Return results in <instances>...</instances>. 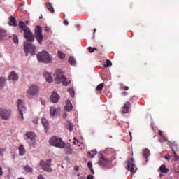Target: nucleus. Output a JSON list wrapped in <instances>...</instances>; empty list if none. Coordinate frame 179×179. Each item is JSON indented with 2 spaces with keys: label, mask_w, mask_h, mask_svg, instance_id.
<instances>
[{
  "label": "nucleus",
  "mask_w": 179,
  "mask_h": 179,
  "mask_svg": "<svg viewBox=\"0 0 179 179\" xmlns=\"http://www.w3.org/2000/svg\"><path fill=\"white\" fill-rule=\"evenodd\" d=\"M88 50L90 51V52H94V51H97V48H92V47H89Z\"/></svg>",
  "instance_id": "obj_41"
},
{
  "label": "nucleus",
  "mask_w": 179,
  "mask_h": 179,
  "mask_svg": "<svg viewBox=\"0 0 179 179\" xmlns=\"http://www.w3.org/2000/svg\"><path fill=\"white\" fill-rule=\"evenodd\" d=\"M23 168L26 173H33V168L30 167L29 165L24 166Z\"/></svg>",
  "instance_id": "obj_29"
},
{
  "label": "nucleus",
  "mask_w": 179,
  "mask_h": 179,
  "mask_svg": "<svg viewBox=\"0 0 179 179\" xmlns=\"http://www.w3.org/2000/svg\"><path fill=\"white\" fill-rule=\"evenodd\" d=\"M24 51L26 55H36V46L25 45L24 46Z\"/></svg>",
  "instance_id": "obj_10"
},
{
  "label": "nucleus",
  "mask_w": 179,
  "mask_h": 179,
  "mask_svg": "<svg viewBox=\"0 0 179 179\" xmlns=\"http://www.w3.org/2000/svg\"><path fill=\"white\" fill-rule=\"evenodd\" d=\"M18 179H24V178L21 177V178H19Z\"/></svg>",
  "instance_id": "obj_56"
},
{
  "label": "nucleus",
  "mask_w": 179,
  "mask_h": 179,
  "mask_svg": "<svg viewBox=\"0 0 179 179\" xmlns=\"http://www.w3.org/2000/svg\"><path fill=\"white\" fill-rule=\"evenodd\" d=\"M9 20H10V22H9L10 26H13L14 27H17V22H16V19L14 18L13 16H10L9 17Z\"/></svg>",
  "instance_id": "obj_19"
},
{
  "label": "nucleus",
  "mask_w": 179,
  "mask_h": 179,
  "mask_svg": "<svg viewBox=\"0 0 179 179\" xmlns=\"http://www.w3.org/2000/svg\"><path fill=\"white\" fill-rule=\"evenodd\" d=\"M113 65V63L111 62V60L107 59L106 64L103 65L104 68H108V66H111Z\"/></svg>",
  "instance_id": "obj_35"
},
{
  "label": "nucleus",
  "mask_w": 179,
  "mask_h": 179,
  "mask_svg": "<svg viewBox=\"0 0 179 179\" xmlns=\"http://www.w3.org/2000/svg\"><path fill=\"white\" fill-rule=\"evenodd\" d=\"M131 108V103L126 102V104L122 108V114H127V113L129 112V109Z\"/></svg>",
  "instance_id": "obj_16"
},
{
  "label": "nucleus",
  "mask_w": 179,
  "mask_h": 179,
  "mask_svg": "<svg viewBox=\"0 0 179 179\" xmlns=\"http://www.w3.org/2000/svg\"><path fill=\"white\" fill-rule=\"evenodd\" d=\"M38 179H45L43 175H38Z\"/></svg>",
  "instance_id": "obj_46"
},
{
  "label": "nucleus",
  "mask_w": 179,
  "mask_h": 179,
  "mask_svg": "<svg viewBox=\"0 0 179 179\" xmlns=\"http://www.w3.org/2000/svg\"><path fill=\"white\" fill-rule=\"evenodd\" d=\"M45 31H46V33H50L51 28H50L49 27H45Z\"/></svg>",
  "instance_id": "obj_44"
},
{
  "label": "nucleus",
  "mask_w": 179,
  "mask_h": 179,
  "mask_svg": "<svg viewBox=\"0 0 179 179\" xmlns=\"http://www.w3.org/2000/svg\"><path fill=\"white\" fill-rule=\"evenodd\" d=\"M17 107L18 108V113H26V106H24V102L22 100L18 99L17 101Z\"/></svg>",
  "instance_id": "obj_11"
},
{
  "label": "nucleus",
  "mask_w": 179,
  "mask_h": 179,
  "mask_svg": "<svg viewBox=\"0 0 179 179\" xmlns=\"http://www.w3.org/2000/svg\"><path fill=\"white\" fill-rule=\"evenodd\" d=\"M93 178H94V176H93L92 175L87 176V179H93Z\"/></svg>",
  "instance_id": "obj_47"
},
{
  "label": "nucleus",
  "mask_w": 179,
  "mask_h": 179,
  "mask_svg": "<svg viewBox=\"0 0 179 179\" xmlns=\"http://www.w3.org/2000/svg\"><path fill=\"white\" fill-rule=\"evenodd\" d=\"M171 157H170V155H167L165 156V159H166V160H167L168 162L170 161V159H171Z\"/></svg>",
  "instance_id": "obj_45"
},
{
  "label": "nucleus",
  "mask_w": 179,
  "mask_h": 179,
  "mask_svg": "<svg viewBox=\"0 0 179 179\" xmlns=\"http://www.w3.org/2000/svg\"><path fill=\"white\" fill-rule=\"evenodd\" d=\"M19 29H21L22 31H24V36L27 40V41H30L33 43L34 41V36L33 33L30 31V28L26 26V24L23 22V21H20L18 24Z\"/></svg>",
  "instance_id": "obj_1"
},
{
  "label": "nucleus",
  "mask_w": 179,
  "mask_h": 179,
  "mask_svg": "<svg viewBox=\"0 0 179 179\" xmlns=\"http://www.w3.org/2000/svg\"><path fill=\"white\" fill-rule=\"evenodd\" d=\"M18 119L20 120V121H22L23 120V112H22V113L20 112H19Z\"/></svg>",
  "instance_id": "obj_42"
},
{
  "label": "nucleus",
  "mask_w": 179,
  "mask_h": 179,
  "mask_svg": "<svg viewBox=\"0 0 179 179\" xmlns=\"http://www.w3.org/2000/svg\"><path fill=\"white\" fill-rule=\"evenodd\" d=\"M68 92L70 94V96L71 97H75V92L73 91V90L72 88L69 89Z\"/></svg>",
  "instance_id": "obj_38"
},
{
  "label": "nucleus",
  "mask_w": 179,
  "mask_h": 179,
  "mask_svg": "<svg viewBox=\"0 0 179 179\" xmlns=\"http://www.w3.org/2000/svg\"><path fill=\"white\" fill-rule=\"evenodd\" d=\"M42 125H43V127L45 128V131L48 132L49 124H48V121L47 120V119H45V118L42 119Z\"/></svg>",
  "instance_id": "obj_23"
},
{
  "label": "nucleus",
  "mask_w": 179,
  "mask_h": 179,
  "mask_svg": "<svg viewBox=\"0 0 179 179\" xmlns=\"http://www.w3.org/2000/svg\"><path fill=\"white\" fill-rule=\"evenodd\" d=\"M0 58H1V55H0Z\"/></svg>",
  "instance_id": "obj_57"
},
{
  "label": "nucleus",
  "mask_w": 179,
  "mask_h": 179,
  "mask_svg": "<svg viewBox=\"0 0 179 179\" xmlns=\"http://www.w3.org/2000/svg\"><path fill=\"white\" fill-rule=\"evenodd\" d=\"M51 163H52V159H47L46 161L42 159L39 162V166L41 167L43 171H46V173H52Z\"/></svg>",
  "instance_id": "obj_5"
},
{
  "label": "nucleus",
  "mask_w": 179,
  "mask_h": 179,
  "mask_svg": "<svg viewBox=\"0 0 179 179\" xmlns=\"http://www.w3.org/2000/svg\"><path fill=\"white\" fill-rule=\"evenodd\" d=\"M54 76L56 83H62L64 86H68V85H69V83L66 81V77H65V75L62 73V70L56 71L54 73Z\"/></svg>",
  "instance_id": "obj_3"
},
{
  "label": "nucleus",
  "mask_w": 179,
  "mask_h": 179,
  "mask_svg": "<svg viewBox=\"0 0 179 179\" xmlns=\"http://www.w3.org/2000/svg\"><path fill=\"white\" fill-rule=\"evenodd\" d=\"M69 64H71V65H72L73 66H74V65H76V60H75V58H73V57L71 56L69 58Z\"/></svg>",
  "instance_id": "obj_31"
},
{
  "label": "nucleus",
  "mask_w": 179,
  "mask_h": 179,
  "mask_svg": "<svg viewBox=\"0 0 179 179\" xmlns=\"http://www.w3.org/2000/svg\"><path fill=\"white\" fill-rule=\"evenodd\" d=\"M57 55L60 59H65V54L62 53L61 51L57 52Z\"/></svg>",
  "instance_id": "obj_34"
},
{
  "label": "nucleus",
  "mask_w": 179,
  "mask_h": 179,
  "mask_svg": "<svg viewBox=\"0 0 179 179\" xmlns=\"http://www.w3.org/2000/svg\"><path fill=\"white\" fill-rule=\"evenodd\" d=\"M167 145H169V146H170L172 152H179V148H178V143H177V142H171L167 141Z\"/></svg>",
  "instance_id": "obj_13"
},
{
  "label": "nucleus",
  "mask_w": 179,
  "mask_h": 179,
  "mask_svg": "<svg viewBox=\"0 0 179 179\" xmlns=\"http://www.w3.org/2000/svg\"><path fill=\"white\" fill-rule=\"evenodd\" d=\"M5 152H6V148H0V156H3V153H5Z\"/></svg>",
  "instance_id": "obj_43"
},
{
  "label": "nucleus",
  "mask_w": 179,
  "mask_h": 179,
  "mask_svg": "<svg viewBox=\"0 0 179 179\" xmlns=\"http://www.w3.org/2000/svg\"><path fill=\"white\" fill-rule=\"evenodd\" d=\"M64 24H65V26H68V24H69V22H68V20H65L64 22Z\"/></svg>",
  "instance_id": "obj_48"
},
{
  "label": "nucleus",
  "mask_w": 179,
  "mask_h": 179,
  "mask_svg": "<svg viewBox=\"0 0 179 179\" xmlns=\"http://www.w3.org/2000/svg\"><path fill=\"white\" fill-rule=\"evenodd\" d=\"M8 38V33L6 30L0 29V40H6Z\"/></svg>",
  "instance_id": "obj_17"
},
{
  "label": "nucleus",
  "mask_w": 179,
  "mask_h": 179,
  "mask_svg": "<svg viewBox=\"0 0 179 179\" xmlns=\"http://www.w3.org/2000/svg\"><path fill=\"white\" fill-rule=\"evenodd\" d=\"M50 100L52 103H58V101L59 100V95H58L55 92H53L50 96Z\"/></svg>",
  "instance_id": "obj_15"
},
{
  "label": "nucleus",
  "mask_w": 179,
  "mask_h": 179,
  "mask_svg": "<svg viewBox=\"0 0 179 179\" xmlns=\"http://www.w3.org/2000/svg\"><path fill=\"white\" fill-rule=\"evenodd\" d=\"M161 173H169V169L166 168V165L163 164L159 167Z\"/></svg>",
  "instance_id": "obj_28"
},
{
  "label": "nucleus",
  "mask_w": 179,
  "mask_h": 179,
  "mask_svg": "<svg viewBox=\"0 0 179 179\" xmlns=\"http://www.w3.org/2000/svg\"><path fill=\"white\" fill-rule=\"evenodd\" d=\"M50 145L55 148H59V149H64L65 148V143L62 141V138L57 136H52L50 139Z\"/></svg>",
  "instance_id": "obj_4"
},
{
  "label": "nucleus",
  "mask_w": 179,
  "mask_h": 179,
  "mask_svg": "<svg viewBox=\"0 0 179 179\" xmlns=\"http://www.w3.org/2000/svg\"><path fill=\"white\" fill-rule=\"evenodd\" d=\"M74 170H76V171H78L79 170V166H75Z\"/></svg>",
  "instance_id": "obj_52"
},
{
  "label": "nucleus",
  "mask_w": 179,
  "mask_h": 179,
  "mask_svg": "<svg viewBox=\"0 0 179 179\" xmlns=\"http://www.w3.org/2000/svg\"><path fill=\"white\" fill-rule=\"evenodd\" d=\"M46 8L49 12H51V13H54V7H52V5L51 3L48 2L46 3Z\"/></svg>",
  "instance_id": "obj_26"
},
{
  "label": "nucleus",
  "mask_w": 179,
  "mask_h": 179,
  "mask_svg": "<svg viewBox=\"0 0 179 179\" xmlns=\"http://www.w3.org/2000/svg\"><path fill=\"white\" fill-rule=\"evenodd\" d=\"M10 115H12L10 110L5 108H0V118H2V120H9Z\"/></svg>",
  "instance_id": "obj_8"
},
{
  "label": "nucleus",
  "mask_w": 179,
  "mask_h": 179,
  "mask_svg": "<svg viewBox=\"0 0 179 179\" xmlns=\"http://www.w3.org/2000/svg\"><path fill=\"white\" fill-rule=\"evenodd\" d=\"M173 160L176 161H178L179 160V157L178 155H177V153H176V151H173Z\"/></svg>",
  "instance_id": "obj_39"
},
{
  "label": "nucleus",
  "mask_w": 179,
  "mask_h": 179,
  "mask_svg": "<svg viewBox=\"0 0 179 179\" xmlns=\"http://www.w3.org/2000/svg\"><path fill=\"white\" fill-rule=\"evenodd\" d=\"M44 77L47 82H49V83H51V82H52V77L51 76V73L48 72H45Z\"/></svg>",
  "instance_id": "obj_22"
},
{
  "label": "nucleus",
  "mask_w": 179,
  "mask_h": 179,
  "mask_svg": "<svg viewBox=\"0 0 179 179\" xmlns=\"http://www.w3.org/2000/svg\"><path fill=\"white\" fill-rule=\"evenodd\" d=\"M5 86V78H0V88L3 87Z\"/></svg>",
  "instance_id": "obj_33"
},
{
  "label": "nucleus",
  "mask_w": 179,
  "mask_h": 179,
  "mask_svg": "<svg viewBox=\"0 0 179 179\" xmlns=\"http://www.w3.org/2000/svg\"><path fill=\"white\" fill-rule=\"evenodd\" d=\"M35 38H36L38 43L41 45L44 36H43V29L40 26H36L35 28Z\"/></svg>",
  "instance_id": "obj_7"
},
{
  "label": "nucleus",
  "mask_w": 179,
  "mask_h": 179,
  "mask_svg": "<svg viewBox=\"0 0 179 179\" xmlns=\"http://www.w3.org/2000/svg\"><path fill=\"white\" fill-rule=\"evenodd\" d=\"M104 87V83H101L96 87L97 92H101Z\"/></svg>",
  "instance_id": "obj_36"
},
{
  "label": "nucleus",
  "mask_w": 179,
  "mask_h": 179,
  "mask_svg": "<svg viewBox=\"0 0 179 179\" xmlns=\"http://www.w3.org/2000/svg\"><path fill=\"white\" fill-rule=\"evenodd\" d=\"M123 96H127L128 95V92H122Z\"/></svg>",
  "instance_id": "obj_51"
},
{
  "label": "nucleus",
  "mask_w": 179,
  "mask_h": 179,
  "mask_svg": "<svg viewBox=\"0 0 179 179\" xmlns=\"http://www.w3.org/2000/svg\"><path fill=\"white\" fill-rule=\"evenodd\" d=\"M66 111H72V108H73V106H72V103H71V101L69 100H67L66 101V106L64 107Z\"/></svg>",
  "instance_id": "obj_20"
},
{
  "label": "nucleus",
  "mask_w": 179,
  "mask_h": 179,
  "mask_svg": "<svg viewBox=\"0 0 179 179\" xmlns=\"http://www.w3.org/2000/svg\"><path fill=\"white\" fill-rule=\"evenodd\" d=\"M65 151H66V154L68 155H72L73 152V150H72V148H71L70 145L66 147Z\"/></svg>",
  "instance_id": "obj_30"
},
{
  "label": "nucleus",
  "mask_w": 179,
  "mask_h": 179,
  "mask_svg": "<svg viewBox=\"0 0 179 179\" xmlns=\"http://www.w3.org/2000/svg\"><path fill=\"white\" fill-rule=\"evenodd\" d=\"M39 88L37 85H31L27 91V96L29 99H32L33 96L38 94Z\"/></svg>",
  "instance_id": "obj_6"
},
{
  "label": "nucleus",
  "mask_w": 179,
  "mask_h": 179,
  "mask_svg": "<svg viewBox=\"0 0 179 179\" xmlns=\"http://www.w3.org/2000/svg\"><path fill=\"white\" fill-rule=\"evenodd\" d=\"M38 122L37 120H34V124H38Z\"/></svg>",
  "instance_id": "obj_54"
},
{
  "label": "nucleus",
  "mask_w": 179,
  "mask_h": 179,
  "mask_svg": "<svg viewBox=\"0 0 179 179\" xmlns=\"http://www.w3.org/2000/svg\"><path fill=\"white\" fill-rule=\"evenodd\" d=\"M158 134L160 136H163V131H159Z\"/></svg>",
  "instance_id": "obj_50"
},
{
  "label": "nucleus",
  "mask_w": 179,
  "mask_h": 179,
  "mask_svg": "<svg viewBox=\"0 0 179 179\" xmlns=\"http://www.w3.org/2000/svg\"><path fill=\"white\" fill-rule=\"evenodd\" d=\"M99 159L100 160L99 161V164L100 166H106L107 164H109V163H111V160L106 159V157H104V155H99Z\"/></svg>",
  "instance_id": "obj_12"
},
{
  "label": "nucleus",
  "mask_w": 179,
  "mask_h": 179,
  "mask_svg": "<svg viewBox=\"0 0 179 179\" xmlns=\"http://www.w3.org/2000/svg\"><path fill=\"white\" fill-rule=\"evenodd\" d=\"M67 127V129H69L70 132H72V131H73V124L72 123L69 122Z\"/></svg>",
  "instance_id": "obj_37"
},
{
  "label": "nucleus",
  "mask_w": 179,
  "mask_h": 179,
  "mask_svg": "<svg viewBox=\"0 0 179 179\" xmlns=\"http://www.w3.org/2000/svg\"><path fill=\"white\" fill-rule=\"evenodd\" d=\"M13 40L15 44H19V38H17V36H14Z\"/></svg>",
  "instance_id": "obj_40"
},
{
  "label": "nucleus",
  "mask_w": 179,
  "mask_h": 179,
  "mask_svg": "<svg viewBox=\"0 0 179 179\" xmlns=\"http://www.w3.org/2000/svg\"><path fill=\"white\" fill-rule=\"evenodd\" d=\"M50 111L51 117H57V115H58V110L56 108L51 106L50 108Z\"/></svg>",
  "instance_id": "obj_21"
},
{
  "label": "nucleus",
  "mask_w": 179,
  "mask_h": 179,
  "mask_svg": "<svg viewBox=\"0 0 179 179\" xmlns=\"http://www.w3.org/2000/svg\"><path fill=\"white\" fill-rule=\"evenodd\" d=\"M96 155H97V151L96 150H92L88 152V157H90V159H93Z\"/></svg>",
  "instance_id": "obj_27"
},
{
  "label": "nucleus",
  "mask_w": 179,
  "mask_h": 179,
  "mask_svg": "<svg viewBox=\"0 0 179 179\" xmlns=\"http://www.w3.org/2000/svg\"><path fill=\"white\" fill-rule=\"evenodd\" d=\"M18 150L20 152V156H23L24 153H26V149H24V145H20Z\"/></svg>",
  "instance_id": "obj_24"
},
{
  "label": "nucleus",
  "mask_w": 179,
  "mask_h": 179,
  "mask_svg": "<svg viewBox=\"0 0 179 179\" xmlns=\"http://www.w3.org/2000/svg\"><path fill=\"white\" fill-rule=\"evenodd\" d=\"M124 90H128L129 89V87L128 86H125V87H124Z\"/></svg>",
  "instance_id": "obj_53"
},
{
  "label": "nucleus",
  "mask_w": 179,
  "mask_h": 179,
  "mask_svg": "<svg viewBox=\"0 0 179 179\" xmlns=\"http://www.w3.org/2000/svg\"><path fill=\"white\" fill-rule=\"evenodd\" d=\"M37 59L39 62H43V64H51L52 62L51 55L45 50H43L37 54Z\"/></svg>",
  "instance_id": "obj_2"
},
{
  "label": "nucleus",
  "mask_w": 179,
  "mask_h": 179,
  "mask_svg": "<svg viewBox=\"0 0 179 179\" xmlns=\"http://www.w3.org/2000/svg\"><path fill=\"white\" fill-rule=\"evenodd\" d=\"M96 29H94V33H96Z\"/></svg>",
  "instance_id": "obj_55"
},
{
  "label": "nucleus",
  "mask_w": 179,
  "mask_h": 179,
  "mask_svg": "<svg viewBox=\"0 0 179 179\" xmlns=\"http://www.w3.org/2000/svg\"><path fill=\"white\" fill-rule=\"evenodd\" d=\"M143 155V157L145 159V162H148V157L150 156V151H149V150L148 149L144 150Z\"/></svg>",
  "instance_id": "obj_25"
},
{
  "label": "nucleus",
  "mask_w": 179,
  "mask_h": 179,
  "mask_svg": "<svg viewBox=\"0 0 179 179\" xmlns=\"http://www.w3.org/2000/svg\"><path fill=\"white\" fill-rule=\"evenodd\" d=\"M9 80H13V82L17 81V79H19V76H17V73L15 71H11L8 76Z\"/></svg>",
  "instance_id": "obj_14"
},
{
  "label": "nucleus",
  "mask_w": 179,
  "mask_h": 179,
  "mask_svg": "<svg viewBox=\"0 0 179 179\" xmlns=\"http://www.w3.org/2000/svg\"><path fill=\"white\" fill-rule=\"evenodd\" d=\"M87 167L90 169L92 174H94V169H93V164H92V162L89 161L87 162Z\"/></svg>",
  "instance_id": "obj_32"
},
{
  "label": "nucleus",
  "mask_w": 179,
  "mask_h": 179,
  "mask_svg": "<svg viewBox=\"0 0 179 179\" xmlns=\"http://www.w3.org/2000/svg\"><path fill=\"white\" fill-rule=\"evenodd\" d=\"M3 172L2 171V167L0 166V176H3Z\"/></svg>",
  "instance_id": "obj_49"
},
{
  "label": "nucleus",
  "mask_w": 179,
  "mask_h": 179,
  "mask_svg": "<svg viewBox=\"0 0 179 179\" xmlns=\"http://www.w3.org/2000/svg\"><path fill=\"white\" fill-rule=\"evenodd\" d=\"M127 169L130 171L131 174H135L138 168H136L135 164H134V158H131L127 161Z\"/></svg>",
  "instance_id": "obj_9"
},
{
  "label": "nucleus",
  "mask_w": 179,
  "mask_h": 179,
  "mask_svg": "<svg viewBox=\"0 0 179 179\" xmlns=\"http://www.w3.org/2000/svg\"><path fill=\"white\" fill-rule=\"evenodd\" d=\"M27 138L29 139L30 141H35L36 139V134L31 131H28L26 134Z\"/></svg>",
  "instance_id": "obj_18"
}]
</instances>
